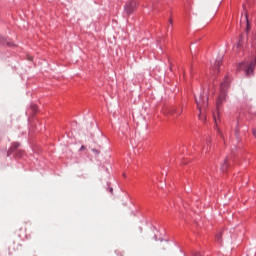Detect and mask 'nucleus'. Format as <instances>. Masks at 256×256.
Wrapping results in <instances>:
<instances>
[{"label":"nucleus","instance_id":"1a4fd4ad","mask_svg":"<svg viewBox=\"0 0 256 256\" xmlns=\"http://www.w3.org/2000/svg\"><path fill=\"white\" fill-rule=\"evenodd\" d=\"M245 21L247 22V29H246V31H249V17L247 16V14L245 15Z\"/></svg>","mask_w":256,"mask_h":256},{"label":"nucleus","instance_id":"ddd939ff","mask_svg":"<svg viewBox=\"0 0 256 256\" xmlns=\"http://www.w3.org/2000/svg\"><path fill=\"white\" fill-rule=\"evenodd\" d=\"M80 151H85V146H81Z\"/></svg>","mask_w":256,"mask_h":256},{"label":"nucleus","instance_id":"7ed1b4c3","mask_svg":"<svg viewBox=\"0 0 256 256\" xmlns=\"http://www.w3.org/2000/svg\"><path fill=\"white\" fill-rule=\"evenodd\" d=\"M222 63H223V57L220 56L216 59V61L210 68L211 75H217V73H219V67H221Z\"/></svg>","mask_w":256,"mask_h":256},{"label":"nucleus","instance_id":"0eeeda50","mask_svg":"<svg viewBox=\"0 0 256 256\" xmlns=\"http://www.w3.org/2000/svg\"><path fill=\"white\" fill-rule=\"evenodd\" d=\"M228 165H227V159L224 161V164L221 166V169H222V171H227V169H228Z\"/></svg>","mask_w":256,"mask_h":256},{"label":"nucleus","instance_id":"20e7f679","mask_svg":"<svg viewBox=\"0 0 256 256\" xmlns=\"http://www.w3.org/2000/svg\"><path fill=\"white\" fill-rule=\"evenodd\" d=\"M135 9H137V1H135V0H130L124 6V11H125L126 15H131V13H133V11H135Z\"/></svg>","mask_w":256,"mask_h":256},{"label":"nucleus","instance_id":"39448f33","mask_svg":"<svg viewBox=\"0 0 256 256\" xmlns=\"http://www.w3.org/2000/svg\"><path fill=\"white\" fill-rule=\"evenodd\" d=\"M19 147H21V144H19V142H15L12 144L10 151H16V154L18 155V157H21V155H23V151L19 150Z\"/></svg>","mask_w":256,"mask_h":256},{"label":"nucleus","instance_id":"423d86ee","mask_svg":"<svg viewBox=\"0 0 256 256\" xmlns=\"http://www.w3.org/2000/svg\"><path fill=\"white\" fill-rule=\"evenodd\" d=\"M169 113L170 115H181L183 113V109L172 108Z\"/></svg>","mask_w":256,"mask_h":256},{"label":"nucleus","instance_id":"f03ea898","mask_svg":"<svg viewBox=\"0 0 256 256\" xmlns=\"http://www.w3.org/2000/svg\"><path fill=\"white\" fill-rule=\"evenodd\" d=\"M229 87V77H225L224 81L221 84V93L217 100V109L221 107V104L225 101L227 98V95L225 94V88Z\"/></svg>","mask_w":256,"mask_h":256},{"label":"nucleus","instance_id":"9d476101","mask_svg":"<svg viewBox=\"0 0 256 256\" xmlns=\"http://www.w3.org/2000/svg\"><path fill=\"white\" fill-rule=\"evenodd\" d=\"M92 152L95 153V155H99V153H100L99 150H97V149H92Z\"/></svg>","mask_w":256,"mask_h":256},{"label":"nucleus","instance_id":"f257e3e1","mask_svg":"<svg viewBox=\"0 0 256 256\" xmlns=\"http://www.w3.org/2000/svg\"><path fill=\"white\" fill-rule=\"evenodd\" d=\"M209 101V98L205 97V95L203 93L200 94L199 98H195V102L197 105V109H199L200 114H199V120L200 121H205L206 118L201 116L202 113V109L207 108V103Z\"/></svg>","mask_w":256,"mask_h":256},{"label":"nucleus","instance_id":"f8f14e48","mask_svg":"<svg viewBox=\"0 0 256 256\" xmlns=\"http://www.w3.org/2000/svg\"><path fill=\"white\" fill-rule=\"evenodd\" d=\"M6 44H7L9 47H12V46H13V43H12V42H6Z\"/></svg>","mask_w":256,"mask_h":256},{"label":"nucleus","instance_id":"a211bd4d","mask_svg":"<svg viewBox=\"0 0 256 256\" xmlns=\"http://www.w3.org/2000/svg\"><path fill=\"white\" fill-rule=\"evenodd\" d=\"M217 237H218V239H219L220 236H217Z\"/></svg>","mask_w":256,"mask_h":256},{"label":"nucleus","instance_id":"2eb2a0df","mask_svg":"<svg viewBox=\"0 0 256 256\" xmlns=\"http://www.w3.org/2000/svg\"><path fill=\"white\" fill-rule=\"evenodd\" d=\"M241 47V44H237L236 48L239 49Z\"/></svg>","mask_w":256,"mask_h":256},{"label":"nucleus","instance_id":"dca6fc26","mask_svg":"<svg viewBox=\"0 0 256 256\" xmlns=\"http://www.w3.org/2000/svg\"><path fill=\"white\" fill-rule=\"evenodd\" d=\"M2 44L5 45V41H2Z\"/></svg>","mask_w":256,"mask_h":256},{"label":"nucleus","instance_id":"6e6552de","mask_svg":"<svg viewBox=\"0 0 256 256\" xmlns=\"http://www.w3.org/2000/svg\"><path fill=\"white\" fill-rule=\"evenodd\" d=\"M168 23H169V25H168L167 29H173V19H169Z\"/></svg>","mask_w":256,"mask_h":256},{"label":"nucleus","instance_id":"f3484780","mask_svg":"<svg viewBox=\"0 0 256 256\" xmlns=\"http://www.w3.org/2000/svg\"><path fill=\"white\" fill-rule=\"evenodd\" d=\"M37 109V106H34V110Z\"/></svg>","mask_w":256,"mask_h":256},{"label":"nucleus","instance_id":"4468645a","mask_svg":"<svg viewBox=\"0 0 256 256\" xmlns=\"http://www.w3.org/2000/svg\"><path fill=\"white\" fill-rule=\"evenodd\" d=\"M252 133H253L254 137H256V130L255 129L252 131Z\"/></svg>","mask_w":256,"mask_h":256},{"label":"nucleus","instance_id":"9b49d317","mask_svg":"<svg viewBox=\"0 0 256 256\" xmlns=\"http://www.w3.org/2000/svg\"><path fill=\"white\" fill-rule=\"evenodd\" d=\"M192 256H203V255H201V252H194Z\"/></svg>","mask_w":256,"mask_h":256}]
</instances>
